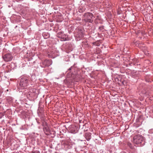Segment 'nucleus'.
Wrapping results in <instances>:
<instances>
[{"mask_svg": "<svg viewBox=\"0 0 153 153\" xmlns=\"http://www.w3.org/2000/svg\"><path fill=\"white\" fill-rule=\"evenodd\" d=\"M95 21H96V20H94V22H96Z\"/></svg>", "mask_w": 153, "mask_h": 153, "instance_id": "9d476101", "label": "nucleus"}, {"mask_svg": "<svg viewBox=\"0 0 153 153\" xmlns=\"http://www.w3.org/2000/svg\"><path fill=\"white\" fill-rule=\"evenodd\" d=\"M51 65V62L50 61L45 60L42 62V67H45L46 66H48Z\"/></svg>", "mask_w": 153, "mask_h": 153, "instance_id": "423d86ee", "label": "nucleus"}, {"mask_svg": "<svg viewBox=\"0 0 153 153\" xmlns=\"http://www.w3.org/2000/svg\"><path fill=\"white\" fill-rule=\"evenodd\" d=\"M3 59L6 62L10 61L12 59V56L10 54H7L4 55L2 56Z\"/></svg>", "mask_w": 153, "mask_h": 153, "instance_id": "20e7f679", "label": "nucleus"}, {"mask_svg": "<svg viewBox=\"0 0 153 153\" xmlns=\"http://www.w3.org/2000/svg\"><path fill=\"white\" fill-rule=\"evenodd\" d=\"M0 92H1V89Z\"/></svg>", "mask_w": 153, "mask_h": 153, "instance_id": "1a4fd4ad", "label": "nucleus"}, {"mask_svg": "<svg viewBox=\"0 0 153 153\" xmlns=\"http://www.w3.org/2000/svg\"><path fill=\"white\" fill-rule=\"evenodd\" d=\"M133 143L136 144H139L144 142L143 139L142 135H137L133 137Z\"/></svg>", "mask_w": 153, "mask_h": 153, "instance_id": "f03ea898", "label": "nucleus"}, {"mask_svg": "<svg viewBox=\"0 0 153 153\" xmlns=\"http://www.w3.org/2000/svg\"><path fill=\"white\" fill-rule=\"evenodd\" d=\"M28 84V81L27 79L24 78L22 79L19 83V87L20 88L23 89L26 87Z\"/></svg>", "mask_w": 153, "mask_h": 153, "instance_id": "7ed1b4c3", "label": "nucleus"}, {"mask_svg": "<svg viewBox=\"0 0 153 153\" xmlns=\"http://www.w3.org/2000/svg\"><path fill=\"white\" fill-rule=\"evenodd\" d=\"M43 130L46 134L47 135L49 134L50 131L48 126L46 123H45V126L43 128Z\"/></svg>", "mask_w": 153, "mask_h": 153, "instance_id": "39448f33", "label": "nucleus"}, {"mask_svg": "<svg viewBox=\"0 0 153 153\" xmlns=\"http://www.w3.org/2000/svg\"><path fill=\"white\" fill-rule=\"evenodd\" d=\"M32 153H40V152L38 151H36L35 152H32Z\"/></svg>", "mask_w": 153, "mask_h": 153, "instance_id": "6e6552de", "label": "nucleus"}, {"mask_svg": "<svg viewBox=\"0 0 153 153\" xmlns=\"http://www.w3.org/2000/svg\"><path fill=\"white\" fill-rule=\"evenodd\" d=\"M85 138L87 140L89 141L91 138V134L89 133H87L85 134Z\"/></svg>", "mask_w": 153, "mask_h": 153, "instance_id": "0eeeda50", "label": "nucleus"}, {"mask_svg": "<svg viewBox=\"0 0 153 153\" xmlns=\"http://www.w3.org/2000/svg\"><path fill=\"white\" fill-rule=\"evenodd\" d=\"M93 15L91 13H85L83 17L82 20L86 22L92 23L94 20Z\"/></svg>", "mask_w": 153, "mask_h": 153, "instance_id": "f257e3e1", "label": "nucleus"}]
</instances>
